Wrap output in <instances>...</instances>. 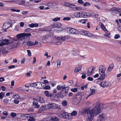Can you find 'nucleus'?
<instances>
[{
  "mask_svg": "<svg viewBox=\"0 0 121 121\" xmlns=\"http://www.w3.org/2000/svg\"><path fill=\"white\" fill-rule=\"evenodd\" d=\"M28 26L30 28L37 27L39 26V24H38L37 23H32L31 24H29Z\"/></svg>",
  "mask_w": 121,
  "mask_h": 121,
  "instance_id": "obj_26",
  "label": "nucleus"
},
{
  "mask_svg": "<svg viewBox=\"0 0 121 121\" xmlns=\"http://www.w3.org/2000/svg\"><path fill=\"white\" fill-rule=\"evenodd\" d=\"M71 91L73 92H75L77 91V89L76 88H72L71 89Z\"/></svg>",
  "mask_w": 121,
  "mask_h": 121,
  "instance_id": "obj_59",
  "label": "nucleus"
},
{
  "mask_svg": "<svg viewBox=\"0 0 121 121\" xmlns=\"http://www.w3.org/2000/svg\"><path fill=\"white\" fill-rule=\"evenodd\" d=\"M95 69L94 67L90 68L87 71V74L89 76H91L94 72Z\"/></svg>",
  "mask_w": 121,
  "mask_h": 121,
  "instance_id": "obj_11",
  "label": "nucleus"
},
{
  "mask_svg": "<svg viewBox=\"0 0 121 121\" xmlns=\"http://www.w3.org/2000/svg\"><path fill=\"white\" fill-rule=\"evenodd\" d=\"M105 118V114L102 113L98 116V117L97 121H104Z\"/></svg>",
  "mask_w": 121,
  "mask_h": 121,
  "instance_id": "obj_7",
  "label": "nucleus"
},
{
  "mask_svg": "<svg viewBox=\"0 0 121 121\" xmlns=\"http://www.w3.org/2000/svg\"><path fill=\"white\" fill-rule=\"evenodd\" d=\"M62 117L66 119H69L70 117H69L68 113L67 112H63L62 114Z\"/></svg>",
  "mask_w": 121,
  "mask_h": 121,
  "instance_id": "obj_23",
  "label": "nucleus"
},
{
  "mask_svg": "<svg viewBox=\"0 0 121 121\" xmlns=\"http://www.w3.org/2000/svg\"><path fill=\"white\" fill-rule=\"evenodd\" d=\"M101 84L103 87H105L107 86H110L111 85V83L108 82H102L101 83Z\"/></svg>",
  "mask_w": 121,
  "mask_h": 121,
  "instance_id": "obj_13",
  "label": "nucleus"
},
{
  "mask_svg": "<svg viewBox=\"0 0 121 121\" xmlns=\"http://www.w3.org/2000/svg\"><path fill=\"white\" fill-rule=\"evenodd\" d=\"M57 24L56 23L54 24L52 26V29H53V28H54V30H55V28H57L58 27V26H57Z\"/></svg>",
  "mask_w": 121,
  "mask_h": 121,
  "instance_id": "obj_44",
  "label": "nucleus"
},
{
  "mask_svg": "<svg viewBox=\"0 0 121 121\" xmlns=\"http://www.w3.org/2000/svg\"><path fill=\"white\" fill-rule=\"evenodd\" d=\"M106 69L105 67L102 66L99 67V74L105 73Z\"/></svg>",
  "mask_w": 121,
  "mask_h": 121,
  "instance_id": "obj_17",
  "label": "nucleus"
},
{
  "mask_svg": "<svg viewBox=\"0 0 121 121\" xmlns=\"http://www.w3.org/2000/svg\"><path fill=\"white\" fill-rule=\"evenodd\" d=\"M63 29L61 28H60L59 27H57V28H55V31H56L57 32H59V31H62Z\"/></svg>",
  "mask_w": 121,
  "mask_h": 121,
  "instance_id": "obj_39",
  "label": "nucleus"
},
{
  "mask_svg": "<svg viewBox=\"0 0 121 121\" xmlns=\"http://www.w3.org/2000/svg\"><path fill=\"white\" fill-rule=\"evenodd\" d=\"M63 19L64 20L69 21L70 20V18L69 17H66L63 18Z\"/></svg>",
  "mask_w": 121,
  "mask_h": 121,
  "instance_id": "obj_62",
  "label": "nucleus"
},
{
  "mask_svg": "<svg viewBox=\"0 0 121 121\" xmlns=\"http://www.w3.org/2000/svg\"><path fill=\"white\" fill-rule=\"evenodd\" d=\"M24 0H22L18 2V3L19 5H23L24 4Z\"/></svg>",
  "mask_w": 121,
  "mask_h": 121,
  "instance_id": "obj_48",
  "label": "nucleus"
},
{
  "mask_svg": "<svg viewBox=\"0 0 121 121\" xmlns=\"http://www.w3.org/2000/svg\"><path fill=\"white\" fill-rule=\"evenodd\" d=\"M67 102L66 100L63 101L62 103V104L63 106H66L67 104Z\"/></svg>",
  "mask_w": 121,
  "mask_h": 121,
  "instance_id": "obj_42",
  "label": "nucleus"
},
{
  "mask_svg": "<svg viewBox=\"0 0 121 121\" xmlns=\"http://www.w3.org/2000/svg\"><path fill=\"white\" fill-rule=\"evenodd\" d=\"M79 21L81 23L85 24L87 20L86 19H81L80 20H79Z\"/></svg>",
  "mask_w": 121,
  "mask_h": 121,
  "instance_id": "obj_38",
  "label": "nucleus"
},
{
  "mask_svg": "<svg viewBox=\"0 0 121 121\" xmlns=\"http://www.w3.org/2000/svg\"><path fill=\"white\" fill-rule=\"evenodd\" d=\"M93 34L87 31V35L86 36H87L88 37H91L93 36Z\"/></svg>",
  "mask_w": 121,
  "mask_h": 121,
  "instance_id": "obj_58",
  "label": "nucleus"
},
{
  "mask_svg": "<svg viewBox=\"0 0 121 121\" xmlns=\"http://www.w3.org/2000/svg\"><path fill=\"white\" fill-rule=\"evenodd\" d=\"M16 113L14 112H11L10 114L11 116L13 117V118L14 117H16Z\"/></svg>",
  "mask_w": 121,
  "mask_h": 121,
  "instance_id": "obj_49",
  "label": "nucleus"
},
{
  "mask_svg": "<svg viewBox=\"0 0 121 121\" xmlns=\"http://www.w3.org/2000/svg\"><path fill=\"white\" fill-rule=\"evenodd\" d=\"M114 67V66L113 64H111L109 66L107 70L108 72H110L112 69H113Z\"/></svg>",
  "mask_w": 121,
  "mask_h": 121,
  "instance_id": "obj_31",
  "label": "nucleus"
},
{
  "mask_svg": "<svg viewBox=\"0 0 121 121\" xmlns=\"http://www.w3.org/2000/svg\"><path fill=\"white\" fill-rule=\"evenodd\" d=\"M48 35H46L44 36L43 37L42 39V40H45L47 39L48 37Z\"/></svg>",
  "mask_w": 121,
  "mask_h": 121,
  "instance_id": "obj_43",
  "label": "nucleus"
},
{
  "mask_svg": "<svg viewBox=\"0 0 121 121\" xmlns=\"http://www.w3.org/2000/svg\"><path fill=\"white\" fill-rule=\"evenodd\" d=\"M62 44L61 42L60 41H58V42H56L54 44L57 45H60Z\"/></svg>",
  "mask_w": 121,
  "mask_h": 121,
  "instance_id": "obj_63",
  "label": "nucleus"
},
{
  "mask_svg": "<svg viewBox=\"0 0 121 121\" xmlns=\"http://www.w3.org/2000/svg\"><path fill=\"white\" fill-rule=\"evenodd\" d=\"M29 119H28V121H35V119L33 117H29Z\"/></svg>",
  "mask_w": 121,
  "mask_h": 121,
  "instance_id": "obj_47",
  "label": "nucleus"
},
{
  "mask_svg": "<svg viewBox=\"0 0 121 121\" xmlns=\"http://www.w3.org/2000/svg\"><path fill=\"white\" fill-rule=\"evenodd\" d=\"M19 101L18 100V99H15L14 100V102L15 104H18L19 103Z\"/></svg>",
  "mask_w": 121,
  "mask_h": 121,
  "instance_id": "obj_56",
  "label": "nucleus"
},
{
  "mask_svg": "<svg viewBox=\"0 0 121 121\" xmlns=\"http://www.w3.org/2000/svg\"><path fill=\"white\" fill-rule=\"evenodd\" d=\"M68 38L69 37L68 36H60L57 37V40L63 42V41L68 39Z\"/></svg>",
  "mask_w": 121,
  "mask_h": 121,
  "instance_id": "obj_12",
  "label": "nucleus"
},
{
  "mask_svg": "<svg viewBox=\"0 0 121 121\" xmlns=\"http://www.w3.org/2000/svg\"><path fill=\"white\" fill-rule=\"evenodd\" d=\"M69 89V87L66 86L64 90H62L61 91L59 92V97L60 98H62L67 95Z\"/></svg>",
  "mask_w": 121,
  "mask_h": 121,
  "instance_id": "obj_2",
  "label": "nucleus"
},
{
  "mask_svg": "<svg viewBox=\"0 0 121 121\" xmlns=\"http://www.w3.org/2000/svg\"><path fill=\"white\" fill-rule=\"evenodd\" d=\"M110 11L112 13L116 14L118 12H121V9L118 7H113L110 9Z\"/></svg>",
  "mask_w": 121,
  "mask_h": 121,
  "instance_id": "obj_6",
  "label": "nucleus"
},
{
  "mask_svg": "<svg viewBox=\"0 0 121 121\" xmlns=\"http://www.w3.org/2000/svg\"><path fill=\"white\" fill-rule=\"evenodd\" d=\"M9 43V48H13L16 47V44L14 42Z\"/></svg>",
  "mask_w": 121,
  "mask_h": 121,
  "instance_id": "obj_24",
  "label": "nucleus"
},
{
  "mask_svg": "<svg viewBox=\"0 0 121 121\" xmlns=\"http://www.w3.org/2000/svg\"><path fill=\"white\" fill-rule=\"evenodd\" d=\"M16 36L18 39L23 38L24 37V33L18 34L16 35Z\"/></svg>",
  "mask_w": 121,
  "mask_h": 121,
  "instance_id": "obj_30",
  "label": "nucleus"
},
{
  "mask_svg": "<svg viewBox=\"0 0 121 121\" xmlns=\"http://www.w3.org/2000/svg\"><path fill=\"white\" fill-rule=\"evenodd\" d=\"M31 30V29L30 28H28L25 30V31L26 32H28L30 31Z\"/></svg>",
  "mask_w": 121,
  "mask_h": 121,
  "instance_id": "obj_60",
  "label": "nucleus"
},
{
  "mask_svg": "<svg viewBox=\"0 0 121 121\" xmlns=\"http://www.w3.org/2000/svg\"><path fill=\"white\" fill-rule=\"evenodd\" d=\"M90 91H91V93H90L87 96V97L86 98V99L90 96L95 94L96 92V90L95 89L91 88L90 89Z\"/></svg>",
  "mask_w": 121,
  "mask_h": 121,
  "instance_id": "obj_22",
  "label": "nucleus"
},
{
  "mask_svg": "<svg viewBox=\"0 0 121 121\" xmlns=\"http://www.w3.org/2000/svg\"><path fill=\"white\" fill-rule=\"evenodd\" d=\"M45 85V84L44 83L41 82H36V88L39 89L43 88L42 87L44 86Z\"/></svg>",
  "mask_w": 121,
  "mask_h": 121,
  "instance_id": "obj_10",
  "label": "nucleus"
},
{
  "mask_svg": "<svg viewBox=\"0 0 121 121\" xmlns=\"http://www.w3.org/2000/svg\"><path fill=\"white\" fill-rule=\"evenodd\" d=\"M34 101H33V105L34 106H35V107L36 108H38L39 107V105L38 104V103L36 102V99H34Z\"/></svg>",
  "mask_w": 121,
  "mask_h": 121,
  "instance_id": "obj_28",
  "label": "nucleus"
},
{
  "mask_svg": "<svg viewBox=\"0 0 121 121\" xmlns=\"http://www.w3.org/2000/svg\"><path fill=\"white\" fill-rule=\"evenodd\" d=\"M92 110L96 116L98 115L101 112L100 105L96 106L94 109Z\"/></svg>",
  "mask_w": 121,
  "mask_h": 121,
  "instance_id": "obj_4",
  "label": "nucleus"
},
{
  "mask_svg": "<svg viewBox=\"0 0 121 121\" xmlns=\"http://www.w3.org/2000/svg\"><path fill=\"white\" fill-rule=\"evenodd\" d=\"M67 30L69 33L77 34L78 33V31L75 29L68 28H67Z\"/></svg>",
  "mask_w": 121,
  "mask_h": 121,
  "instance_id": "obj_9",
  "label": "nucleus"
},
{
  "mask_svg": "<svg viewBox=\"0 0 121 121\" xmlns=\"http://www.w3.org/2000/svg\"><path fill=\"white\" fill-rule=\"evenodd\" d=\"M82 12H78L75 13L74 16L76 17H82Z\"/></svg>",
  "mask_w": 121,
  "mask_h": 121,
  "instance_id": "obj_19",
  "label": "nucleus"
},
{
  "mask_svg": "<svg viewBox=\"0 0 121 121\" xmlns=\"http://www.w3.org/2000/svg\"><path fill=\"white\" fill-rule=\"evenodd\" d=\"M9 101V99L7 98H5L3 100V102L5 103H7V104H9V103H8V102Z\"/></svg>",
  "mask_w": 121,
  "mask_h": 121,
  "instance_id": "obj_45",
  "label": "nucleus"
},
{
  "mask_svg": "<svg viewBox=\"0 0 121 121\" xmlns=\"http://www.w3.org/2000/svg\"><path fill=\"white\" fill-rule=\"evenodd\" d=\"M4 93L2 92L0 93V99H2L4 97L5 94Z\"/></svg>",
  "mask_w": 121,
  "mask_h": 121,
  "instance_id": "obj_40",
  "label": "nucleus"
},
{
  "mask_svg": "<svg viewBox=\"0 0 121 121\" xmlns=\"http://www.w3.org/2000/svg\"><path fill=\"white\" fill-rule=\"evenodd\" d=\"M87 31L84 30L81 31L80 32V33L81 34L83 35L86 36L87 35Z\"/></svg>",
  "mask_w": 121,
  "mask_h": 121,
  "instance_id": "obj_34",
  "label": "nucleus"
},
{
  "mask_svg": "<svg viewBox=\"0 0 121 121\" xmlns=\"http://www.w3.org/2000/svg\"><path fill=\"white\" fill-rule=\"evenodd\" d=\"M44 90H49L50 89V86L48 85H47L45 87L43 88Z\"/></svg>",
  "mask_w": 121,
  "mask_h": 121,
  "instance_id": "obj_50",
  "label": "nucleus"
},
{
  "mask_svg": "<svg viewBox=\"0 0 121 121\" xmlns=\"http://www.w3.org/2000/svg\"><path fill=\"white\" fill-rule=\"evenodd\" d=\"M91 110L89 107H87L83 109V112L84 113H86L88 115Z\"/></svg>",
  "mask_w": 121,
  "mask_h": 121,
  "instance_id": "obj_20",
  "label": "nucleus"
},
{
  "mask_svg": "<svg viewBox=\"0 0 121 121\" xmlns=\"http://www.w3.org/2000/svg\"><path fill=\"white\" fill-rule=\"evenodd\" d=\"M30 85L31 87H35L36 88V82L35 83H31L30 84Z\"/></svg>",
  "mask_w": 121,
  "mask_h": 121,
  "instance_id": "obj_46",
  "label": "nucleus"
},
{
  "mask_svg": "<svg viewBox=\"0 0 121 121\" xmlns=\"http://www.w3.org/2000/svg\"><path fill=\"white\" fill-rule=\"evenodd\" d=\"M11 20H9L6 22H5L3 26L2 29L4 30H6L9 28L10 27H12L11 24Z\"/></svg>",
  "mask_w": 121,
  "mask_h": 121,
  "instance_id": "obj_3",
  "label": "nucleus"
},
{
  "mask_svg": "<svg viewBox=\"0 0 121 121\" xmlns=\"http://www.w3.org/2000/svg\"><path fill=\"white\" fill-rule=\"evenodd\" d=\"M100 75V76L99 78V79L101 80L104 79L105 78V73H101V74H99Z\"/></svg>",
  "mask_w": 121,
  "mask_h": 121,
  "instance_id": "obj_29",
  "label": "nucleus"
},
{
  "mask_svg": "<svg viewBox=\"0 0 121 121\" xmlns=\"http://www.w3.org/2000/svg\"><path fill=\"white\" fill-rule=\"evenodd\" d=\"M120 35L119 34H116L114 36V38L115 39H118L120 38Z\"/></svg>",
  "mask_w": 121,
  "mask_h": 121,
  "instance_id": "obj_64",
  "label": "nucleus"
},
{
  "mask_svg": "<svg viewBox=\"0 0 121 121\" xmlns=\"http://www.w3.org/2000/svg\"><path fill=\"white\" fill-rule=\"evenodd\" d=\"M33 42L31 41H29L26 43L27 45L29 46H33Z\"/></svg>",
  "mask_w": 121,
  "mask_h": 121,
  "instance_id": "obj_41",
  "label": "nucleus"
},
{
  "mask_svg": "<svg viewBox=\"0 0 121 121\" xmlns=\"http://www.w3.org/2000/svg\"><path fill=\"white\" fill-rule=\"evenodd\" d=\"M24 37L29 36H31V34L30 33H24Z\"/></svg>",
  "mask_w": 121,
  "mask_h": 121,
  "instance_id": "obj_61",
  "label": "nucleus"
},
{
  "mask_svg": "<svg viewBox=\"0 0 121 121\" xmlns=\"http://www.w3.org/2000/svg\"><path fill=\"white\" fill-rule=\"evenodd\" d=\"M29 115L30 117H33L34 118L36 116V115L35 114L33 113L29 114Z\"/></svg>",
  "mask_w": 121,
  "mask_h": 121,
  "instance_id": "obj_54",
  "label": "nucleus"
},
{
  "mask_svg": "<svg viewBox=\"0 0 121 121\" xmlns=\"http://www.w3.org/2000/svg\"><path fill=\"white\" fill-rule=\"evenodd\" d=\"M44 92L46 96L48 97H51L54 95L53 93H49V92L47 91H44Z\"/></svg>",
  "mask_w": 121,
  "mask_h": 121,
  "instance_id": "obj_21",
  "label": "nucleus"
},
{
  "mask_svg": "<svg viewBox=\"0 0 121 121\" xmlns=\"http://www.w3.org/2000/svg\"><path fill=\"white\" fill-rule=\"evenodd\" d=\"M47 109H55L57 107V104L54 103H48L46 105Z\"/></svg>",
  "mask_w": 121,
  "mask_h": 121,
  "instance_id": "obj_5",
  "label": "nucleus"
},
{
  "mask_svg": "<svg viewBox=\"0 0 121 121\" xmlns=\"http://www.w3.org/2000/svg\"><path fill=\"white\" fill-rule=\"evenodd\" d=\"M60 17H56L53 19L52 21H53L55 22L57 21H60Z\"/></svg>",
  "mask_w": 121,
  "mask_h": 121,
  "instance_id": "obj_52",
  "label": "nucleus"
},
{
  "mask_svg": "<svg viewBox=\"0 0 121 121\" xmlns=\"http://www.w3.org/2000/svg\"><path fill=\"white\" fill-rule=\"evenodd\" d=\"M9 39H4L1 40V43H0V46H4L7 44L9 43H12L13 40V39L10 37H9Z\"/></svg>",
  "mask_w": 121,
  "mask_h": 121,
  "instance_id": "obj_1",
  "label": "nucleus"
},
{
  "mask_svg": "<svg viewBox=\"0 0 121 121\" xmlns=\"http://www.w3.org/2000/svg\"><path fill=\"white\" fill-rule=\"evenodd\" d=\"M110 34V33L108 32H105V33L104 34V35L105 36H106L108 38H109Z\"/></svg>",
  "mask_w": 121,
  "mask_h": 121,
  "instance_id": "obj_51",
  "label": "nucleus"
},
{
  "mask_svg": "<svg viewBox=\"0 0 121 121\" xmlns=\"http://www.w3.org/2000/svg\"><path fill=\"white\" fill-rule=\"evenodd\" d=\"M77 114V112L76 111H73L70 114V115L72 116H75Z\"/></svg>",
  "mask_w": 121,
  "mask_h": 121,
  "instance_id": "obj_37",
  "label": "nucleus"
},
{
  "mask_svg": "<svg viewBox=\"0 0 121 121\" xmlns=\"http://www.w3.org/2000/svg\"><path fill=\"white\" fill-rule=\"evenodd\" d=\"M82 17H87L90 16V13L88 12H82Z\"/></svg>",
  "mask_w": 121,
  "mask_h": 121,
  "instance_id": "obj_16",
  "label": "nucleus"
},
{
  "mask_svg": "<svg viewBox=\"0 0 121 121\" xmlns=\"http://www.w3.org/2000/svg\"><path fill=\"white\" fill-rule=\"evenodd\" d=\"M36 100L41 103H43L44 102V99L42 97H39L37 99H36Z\"/></svg>",
  "mask_w": 121,
  "mask_h": 121,
  "instance_id": "obj_27",
  "label": "nucleus"
},
{
  "mask_svg": "<svg viewBox=\"0 0 121 121\" xmlns=\"http://www.w3.org/2000/svg\"><path fill=\"white\" fill-rule=\"evenodd\" d=\"M87 115L89 120L90 121L92 120L94 116H96L92 109Z\"/></svg>",
  "mask_w": 121,
  "mask_h": 121,
  "instance_id": "obj_8",
  "label": "nucleus"
},
{
  "mask_svg": "<svg viewBox=\"0 0 121 121\" xmlns=\"http://www.w3.org/2000/svg\"><path fill=\"white\" fill-rule=\"evenodd\" d=\"M90 4L88 2H86L83 4V6L85 7H86L87 6H89Z\"/></svg>",
  "mask_w": 121,
  "mask_h": 121,
  "instance_id": "obj_55",
  "label": "nucleus"
},
{
  "mask_svg": "<svg viewBox=\"0 0 121 121\" xmlns=\"http://www.w3.org/2000/svg\"><path fill=\"white\" fill-rule=\"evenodd\" d=\"M10 10L14 12H19L20 11V10L19 9L15 10L13 9H10Z\"/></svg>",
  "mask_w": 121,
  "mask_h": 121,
  "instance_id": "obj_53",
  "label": "nucleus"
},
{
  "mask_svg": "<svg viewBox=\"0 0 121 121\" xmlns=\"http://www.w3.org/2000/svg\"><path fill=\"white\" fill-rule=\"evenodd\" d=\"M57 68H59L60 67L61 64V61L60 60H57Z\"/></svg>",
  "mask_w": 121,
  "mask_h": 121,
  "instance_id": "obj_35",
  "label": "nucleus"
},
{
  "mask_svg": "<svg viewBox=\"0 0 121 121\" xmlns=\"http://www.w3.org/2000/svg\"><path fill=\"white\" fill-rule=\"evenodd\" d=\"M82 99V96L80 95H76L75 97V100L78 103H79Z\"/></svg>",
  "mask_w": 121,
  "mask_h": 121,
  "instance_id": "obj_14",
  "label": "nucleus"
},
{
  "mask_svg": "<svg viewBox=\"0 0 121 121\" xmlns=\"http://www.w3.org/2000/svg\"><path fill=\"white\" fill-rule=\"evenodd\" d=\"M64 5L66 6H68L69 7H72L71 6H75V5L74 4H70L69 3L65 2L64 3Z\"/></svg>",
  "mask_w": 121,
  "mask_h": 121,
  "instance_id": "obj_36",
  "label": "nucleus"
},
{
  "mask_svg": "<svg viewBox=\"0 0 121 121\" xmlns=\"http://www.w3.org/2000/svg\"><path fill=\"white\" fill-rule=\"evenodd\" d=\"M66 88L65 85H58L56 89L57 90H64Z\"/></svg>",
  "mask_w": 121,
  "mask_h": 121,
  "instance_id": "obj_15",
  "label": "nucleus"
},
{
  "mask_svg": "<svg viewBox=\"0 0 121 121\" xmlns=\"http://www.w3.org/2000/svg\"><path fill=\"white\" fill-rule=\"evenodd\" d=\"M48 118L47 121H59L58 118L57 117H50L46 118Z\"/></svg>",
  "mask_w": 121,
  "mask_h": 121,
  "instance_id": "obj_18",
  "label": "nucleus"
},
{
  "mask_svg": "<svg viewBox=\"0 0 121 121\" xmlns=\"http://www.w3.org/2000/svg\"><path fill=\"white\" fill-rule=\"evenodd\" d=\"M99 25L100 26L101 28L105 32H108V31L105 28V27L104 26L103 24L102 23H100Z\"/></svg>",
  "mask_w": 121,
  "mask_h": 121,
  "instance_id": "obj_25",
  "label": "nucleus"
},
{
  "mask_svg": "<svg viewBox=\"0 0 121 121\" xmlns=\"http://www.w3.org/2000/svg\"><path fill=\"white\" fill-rule=\"evenodd\" d=\"M27 52L28 53V56H30L31 55V52L29 50H27Z\"/></svg>",
  "mask_w": 121,
  "mask_h": 121,
  "instance_id": "obj_57",
  "label": "nucleus"
},
{
  "mask_svg": "<svg viewBox=\"0 0 121 121\" xmlns=\"http://www.w3.org/2000/svg\"><path fill=\"white\" fill-rule=\"evenodd\" d=\"M81 69V67L80 66L77 67L75 69L74 72L75 73H77Z\"/></svg>",
  "mask_w": 121,
  "mask_h": 121,
  "instance_id": "obj_33",
  "label": "nucleus"
},
{
  "mask_svg": "<svg viewBox=\"0 0 121 121\" xmlns=\"http://www.w3.org/2000/svg\"><path fill=\"white\" fill-rule=\"evenodd\" d=\"M46 108V105L45 106H42L39 109V111L40 112L44 111Z\"/></svg>",
  "mask_w": 121,
  "mask_h": 121,
  "instance_id": "obj_32",
  "label": "nucleus"
}]
</instances>
